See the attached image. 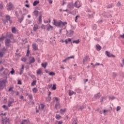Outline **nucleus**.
Listing matches in <instances>:
<instances>
[{"mask_svg":"<svg viewBox=\"0 0 124 124\" xmlns=\"http://www.w3.org/2000/svg\"><path fill=\"white\" fill-rule=\"evenodd\" d=\"M53 25H55L56 27H58V28H60L61 29H63V30H65L66 29V25H67V22H63L62 21V20H60L58 22L55 19L53 20Z\"/></svg>","mask_w":124,"mask_h":124,"instance_id":"obj_1","label":"nucleus"},{"mask_svg":"<svg viewBox=\"0 0 124 124\" xmlns=\"http://www.w3.org/2000/svg\"><path fill=\"white\" fill-rule=\"evenodd\" d=\"M6 83H7V79L0 80V90H3L4 89V87L6 86Z\"/></svg>","mask_w":124,"mask_h":124,"instance_id":"obj_2","label":"nucleus"},{"mask_svg":"<svg viewBox=\"0 0 124 124\" xmlns=\"http://www.w3.org/2000/svg\"><path fill=\"white\" fill-rule=\"evenodd\" d=\"M6 20L4 21V24H6V22H9V23L10 25L12 24V20H11V17L8 15H7L5 16Z\"/></svg>","mask_w":124,"mask_h":124,"instance_id":"obj_3","label":"nucleus"},{"mask_svg":"<svg viewBox=\"0 0 124 124\" xmlns=\"http://www.w3.org/2000/svg\"><path fill=\"white\" fill-rule=\"evenodd\" d=\"M86 12L88 13V16L89 18H93V15L95 14L94 12H92L90 9H87Z\"/></svg>","mask_w":124,"mask_h":124,"instance_id":"obj_4","label":"nucleus"},{"mask_svg":"<svg viewBox=\"0 0 124 124\" xmlns=\"http://www.w3.org/2000/svg\"><path fill=\"white\" fill-rule=\"evenodd\" d=\"M74 5L75 7H76V8H80V7L82 6V3L80 1L78 0L75 2Z\"/></svg>","mask_w":124,"mask_h":124,"instance_id":"obj_5","label":"nucleus"},{"mask_svg":"<svg viewBox=\"0 0 124 124\" xmlns=\"http://www.w3.org/2000/svg\"><path fill=\"white\" fill-rule=\"evenodd\" d=\"M6 7L8 11H10V10L13 9L14 5L11 2H9L6 5Z\"/></svg>","mask_w":124,"mask_h":124,"instance_id":"obj_6","label":"nucleus"},{"mask_svg":"<svg viewBox=\"0 0 124 124\" xmlns=\"http://www.w3.org/2000/svg\"><path fill=\"white\" fill-rule=\"evenodd\" d=\"M11 41H10V39H7L5 41V46L7 47H10L11 46Z\"/></svg>","mask_w":124,"mask_h":124,"instance_id":"obj_7","label":"nucleus"},{"mask_svg":"<svg viewBox=\"0 0 124 124\" xmlns=\"http://www.w3.org/2000/svg\"><path fill=\"white\" fill-rule=\"evenodd\" d=\"M33 51H37L38 50V45L35 43L32 44Z\"/></svg>","mask_w":124,"mask_h":124,"instance_id":"obj_8","label":"nucleus"},{"mask_svg":"<svg viewBox=\"0 0 124 124\" xmlns=\"http://www.w3.org/2000/svg\"><path fill=\"white\" fill-rule=\"evenodd\" d=\"M67 7L69 9H71L72 8H74V4H73V2H70L67 5Z\"/></svg>","mask_w":124,"mask_h":124,"instance_id":"obj_9","label":"nucleus"},{"mask_svg":"<svg viewBox=\"0 0 124 124\" xmlns=\"http://www.w3.org/2000/svg\"><path fill=\"white\" fill-rule=\"evenodd\" d=\"M47 31H53L54 30V27L51 26L50 24L47 25L46 27Z\"/></svg>","mask_w":124,"mask_h":124,"instance_id":"obj_10","label":"nucleus"},{"mask_svg":"<svg viewBox=\"0 0 124 124\" xmlns=\"http://www.w3.org/2000/svg\"><path fill=\"white\" fill-rule=\"evenodd\" d=\"M85 108V107L84 106H80L78 105L76 106V110H83V109H84Z\"/></svg>","mask_w":124,"mask_h":124,"instance_id":"obj_11","label":"nucleus"},{"mask_svg":"<svg viewBox=\"0 0 124 124\" xmlns=\"http://www.w3.org/2000/svg\"><path fill=\"white\" fill-rule=\"evenodd\" d=\"M106 55H107V57H108L109 58H111V57H112V58H115V55H113L107 51H106Z\"/></svg>","mask_w":124,"mask_h":124,"instance_id":"obj_12","label":"nucleus"},{"mask_svg":"<svg viewBox=\"0 0 124 124\" xmlns=\"http://www.w3.org/2000/svg\"><path fill=\"white\" fill-rule=\"evenodd\" d=\"M1 124H9V119H2Z\"/></svg>","mask_w":124,"mask_h":124,"instance_id":"obj_13","label":"nucleus"},{"mask_svg":"<svg viewBox=\"0 0 124 124\" xmlns=\"http://www.w3.org/2000/svg\"><path fill=\"white\" fill-rule=\"evenodd\" d=\"M3 74L5 75V76H9L10 73L8 69H6L3 72Z\"/></svg>","mask_w":124,"mask_h":124,"instance_id":"obj_14","label":"nucleus"},{"mask_svg":"<svg viewBox=\"0 0 124 124\" xmlns=\"http://www.w3.org/2000/svg\"><path fill=\"white\" fill-rule=\"evenodd\" d=\"M100 96H101V95L100 94V93H99L94 95V98H95V99H99Z\"/></svg>","mask_w":124,"mask_h":124,"instance_id":"obj_15","label":"nucleus"},{"mask_svg":"<svg viewBox=\"0 0 124 124\" xmlns=\"http://www.w3.org/2000/svg\"><path fill=\"white\" fill-rule=\"evenodd\" d=\"M5 52V48H3L1 50V51L0 52V57H2L3 56V55H4V53Z\"/></svg>","mask_w":124,"mask_h":124,"instance_id":"obj_16","label":"nucleus"},{"mask_svg":"<svg viewBox=\"0 0 124 124\" xmlns=\"http://www.w3.org/2000/svg\"><path fill=\"white\" fill-rule=\"evenodd\" d=\"M17 31H18L16 29V27H13L12 28V32L13 33H17Z\"/></svg>","mask_w":124,"mask_h":124,"instance_id":"obj_17","label":"nucleus"},{"mask_svg":"<svg viewBox=\"0 0 124 124\" xmlns=\"http://www.w3.org/2000/svg\"><path fill=\"white\" fill-rule=\"evenodd\" d=\"M73 33H74V31L72 30H70L68 32H67V35L69 36H71L72 35V34H73Z\"/></svg>","mask_w":124,"mask_h":124,"instance_id":"obj_18","label":"nucleus"},{"mask_svg":"<svg viewBox=\"0 0 124 124\" xmlns=\"http://www.w3.org/2000/svg\"><path fill=\"white\" fill-rule=\"evenodd\" d=\"M25 68V66L24 65H23L21 67V68L20 69V71L19 73L20 75H22V74H23V72H24V69Z\"/></svg>","mask_w":124,"mask_h":124,"instance_id":"obj_19","label":"nucleus"},{"mask_svg":"<svg viewBox=\"0 0 124 124\" xmlns=\"http://www.w3.org/2000/svg\"><path fill=\"white\" fill-rule=\"evenodd\" d=\"M45 107V105H44V104H40L39 106V109L40 110H43V109H44V108Z\"/></svg>","mask_w":124,"mask_h":124,"instance_id":"obj_20","label":"nucleus"},{"mask_svg":"<svg viewBox=\"0 0 124 124\" xmlns=\"http://www.w3.org/2000/svg\"><path fill=\"white\" fill-rule=\"evenodd\" d=\"M36 73L37 74H38V75H40V74H42V70H41V69H38L36 71Z\"/></svg>","mask_w":124,"mask_h":124,"instance_id":"obj_21","label":"nucleus"},{"mask_svg":"<svg viewBox=\"0 0 124 124\" xmlns=\"http://www.w3.org/2000/svg\"><path fill=\"white\" fill-rule=\"evenodd\" d=\"M35 62V59H34V58L31 57L30 62H29V64H31V63H33Z\"/></svg>","mask_w":124,"mask_h":124,"instance_id":"obj_22","label":"nucleus"},{"mask_svg":"<svg viewBox=\"0 0 124 124\" xmlns=\"http://www.w3.org/2000/svg\"><path fill=\"white\" fill-rule=\"evenodd\" d=\"M73 94H76V93L72 90H69V95H72Z\"/></svg>","mask_w":124,"mask_h":124,"instance_id":"obj_23","label":"nucleus"},{"mask_svg":"<svg viewBox=\"0 0 124 124\" xmlns=\"http://www.w3.org/2000/svg\"><path fill=\"white\" fill-rule=\"evenodd\" d=\"M47 65V62H45L44 63H42V67H44V68H46Z\"/></svg>","mask_w":124,"mask_h":124,"instance_id":"obj_24","label":"nucleus"},{"mask_svg":"<svg viewBox=\"0 0 124 124\" xmlns=\"http://www.w3.org/2000/svg\"><path fill=\"white\" fill-rule=\"evenodd\" d=\"M38 3H39V1L35 0L33 3V6H36V5H37L38 4Z\"/></svg>","mask_w":124,"mask_h":124,"instance_id":"obj_25","label":"nucleus"},{"mask_svg":"<svg viewBox=\"0 0 124 124\" xmlns=\"http://www.w3.org/2000/svg\"><path fill=\"white\" fill-rule=\"evenodd\" d=\"M34 31H36L38 30V26L37 25H34L33 28Z\"/></svg>","mask_w":124,"mask_h":124,"instance_id":"obj_26","label":"nucleus"},{"mask_svg":"<svg viewBox=\"0 0 124 124\" xmlns=\"http://www.w3.org/2000/svg\"><path fill=\"white\" fill-rule=\"evenodd\" d=\"M96 47L97 51H100L101 50V46L99 45H96Z\"/></svg>","mask_w":124,"mask_h":124,"instance_id":"obj_27","label":"nucleus"},{"mask_svg":"<svg viewBox=\"0 0 124 124\" xmlns=\"http://www.w3.org/2000/svg\"><path fill=\"white\" fill-rule=\"evenodd\" d=\"M19 22L21 24L22 23V21L24 20V15H22V16L21 17V18H18Z\"/></svg>","mask_w":124,"mask_h":124,"instance_id":"obj_28","label":"nucleus"},{"mask_svg":"<svg viewBox=\"0 0 124 124\" xmlns=\"http://www.w3.org/2000/svg\"><path fill=\"white\" fill-rule=\"evenodd\" d=\"M38 13H39L38 11H35L33 12V14L36 17L38 16Z\"/></svg>","mask_w":124,"mask_h":124,"instance_id":"obj_29","label":"nucleus"},{"mask_svg":"<svg viewBox=\"0 0 124 124\" xmlns=\"http://www.w3.org/2000/svg\"><path fill=\"white\" fill-rule=\"evenodd\" d=\"M63 122L61 120V121H56V122L55 123V124H63Z\"/></svg>","mask_w":124,"mask_h":124,"instance_id":"obj_30","label":"nucleus"},{"mask_svg":"<svg viewBox=\"0 0 124 124\" xmlns=\"http://www.w3.org/2000/svg\"><path fill=\"white\" fill-rule=\"evenodd\" d=\"M66 111V108H64V109L62 108L60 110V113L61 114H63V113H64V112H65Z\"/></svg>","mask_w":124,"mask_h":124,"instance_id":"obj_31","label":"nucleus"},{"mask_svg":"<svg viewBox=\"0 0 124 124\" xmlns=\"http://www.w3.org/2000/svg\"><path fill=\"white\" fill-rule=\"evenodd\" d=\"M65 42L66 44H67V43H68V42H71V39H70V38L66 39L65 40Z\"/></svg>","mask_w":124,"mask_h":124,"instance_id":"obj_32","label":"nucleus"},{"mask_svg":"<svg viewBox=\"0 0 124 124\" xmlns=\"http://www.w3.org/2000/svg\"><path fill=\"white\" fill-rule=\"evenodd\" d=\"M55 118H56V120H60L61 119V118H62V116H61L59 114H56Z\"/></svg>","mask_w":124,"mask_h":124,"instance_id":"obj_33","label":"nucleus"},{"mask_svg":"<svg viewBox=\"0 0 124 124\" xmlns=\"http://www.w3.org/2000/svg\"><path fill=\"white\" fill-rule=\"evenodd\" d=\"M52 91H56V90H57V87L56 84H54L53 85V87H52Z\"/></svg>","mask_w":124,"mask_h":124,"instance_id":"obj_34","label":"nucleus"},{"mask_svg":"<svg viewBox=\"0 0 124 124\" xmlns=\"http://www.w3.org/2000/svg\"><path fill=\"white\" fill-rule=\"evenodd\" d=\"M117 73H113V74H112V77H113V79H115V78H116V77H117Z\"/></svg>","mask_w":124,"mask_h":124,"instance_id":"obj_35","label":"nucleus"},{"mask_svg":"<svg viewBox=\"0 0 124 124\" xmlns=\"http://www.w3.org/2000/svg\"><path fill=\"white\" fill-rule=\"evenodd\" d=\"M42 21V16L40 15L39 16V22L41 23Z\"/></svg>","mask_w":124,"mask_h":124,"instance_id":"obj_36","label":"nucleus"},{"mask_svg":"<svg viewBox=\"0 0 124 124\" xmlns=\"http://www.w3.org/2000/svg\"><path fill=\"white\" fill-rule=\"evenodd\" d=\"M36 84V80H33L31 83V86H35Z\"/></svg>","mask_w":124,"mask_h":124,"instance_id":"obj_37","label":"nucleus"},{"mask_svg":"<svg viewBox=\"0 0 124 124\" xmlns=\"http://www.w3.org/2000/svg\"><path fill=\"white\" fill-rule=\"evenodd\" d=\"M73 43H76V44H78L80 43V41H79V40H74L73 41Z\"/></svg>","mask_w":124,"mask_h":124,"instance_id":"obj_38","label":"nucleus"},{"mask_svg":"<svg viewBox=\"0 0 124 124\" xmlns=\"http://www.w3.org/2000/svg\"><path fill=\"white\" fill-rule=\"evenodd\" d=\"M78 18H80V16H76L75 21L76 23H78V21H77V20H78Z\"/></svg>","mask_w":124,"mask_h":124,"instance_id":"obj_39","label":"nucleus"},{"mask_svg":"<svg viewBox=\"0 0 124 124\" xmlns=\"http://www.w3.org/2000/svg\"><path fill=\"white\" fill-rule=\"evenodd\" d=\"M28 124V120H27L22 121V122L21 123V124Z\"/></svg>","mask_w":124,"mask_h":124,"instance_id":"obj_40","label":"nucleus"},{"mask_svg":"<svg viewBox=\"0 0 124 124\" xmlns=\"http://www.w3.org/2000/svg\"><path fill=\"white\" fill-rule=\"evenodd\" d=\"M36 41L38 43H41V42H42V40H41V39H37V40H36Z\"/></svg>","mask_w":124,"mask_h":124,"instance_id":"obj_41","label":"nucleus"},{"mask_svg":"<svg viewBox=\"0 0 124 124\" xmlns=\"http://www.w3.org/2000/svg\"><path fill=\"white\" fill-rule=\"evenodd\" d=\"M32 92L33 93H36L37 92V89L36 88H34L33 89H32Z\"/></svg>","mask_w":124,"mask_h":124,"instance_id":"obj_42","label":"nucleus"},{"mask_svg":"<svg viewBox=\"0 0 124 124\" xmlns=\"http://www.w3.org/2000/svg\"><path fill=\"white\" fill-rule=\"evenodd\" d=\"M9 37L11 39H13V38H14V36L13 35V34H10L9 35Z\"/></svg>","mask_w":124,"mask_h":124,"instance_id":"obj_43","label":"nucleus"},{"mask_svg":"<svg viewBox=\"0 0 124 124\" xmlns=\"http://www.w3.org/2000/svg\"><path fill=\"white\" fill-rule=\"evenodd\" d=\"M77 122V119H74L73 120L72 124H78Z\"/></svg>","mask_w":124,"mask_h":124,"instance_id":"obj_44","label":"nucleus"},{"mask_svg":"<svg viewBox=\"0 0 124 124\" xmlns=\"http://www.w3.org/2000/svg\"><path fill=\"white\" fill-rule=\"evenodd\" d=\"M49 74L50 76H55V75H56V74L53 72H50Z\"/></svg>","mask_w":124,"mask_h":124,"instance_id":"obj_45","label":"nucleus"},{"mask_svg":"<svg viewBox=\"0 0 124 124\" xmlns=\"http://www.w3.org/2000/svg\"><path fill=\"white\" fill-rule=\"evenodd\" d=\"M21 61H22V62H27V58H22L21 59Z\"/></svg>","mask_w":124,"mask_h":124,"instance_id":"obj_46","label":"nucleus"},{"mask_svg":"<svg viewBox=\"0 0 124 124\" xmlns=\"http://www.w3.org/2000/svg\"><path fill=\"white\" fill-rule=\"evenodd\" d=\"M112 7H113V5L112 4H110L107 6V8H112Z\"/></svg>","mask_w":124,"mask_h":124,"instance_id":"obj_47","label":"nucleus"},{"mask_svg":"<svg viewBox=\"0 0 124 124\" xmlns=\"http://www.w3.org/2000/svg\"><path fill=\"white\" fill-rule=\"evenodd\" d=\"M2 108L5 109V110H8V107H7V106L4 105L3 106H2Z\"/></svg>","mask_w":124,"mask_h":124,"instance_id":"obj_48","label":"nucleus"},{"mask_svg":"<svg viewBox=\"0 0 124 124\" xmlns=\"http://www.w3.org/2000/svg\"><path fill=\"white\" fill-rule=\"evenodd\" d=\"M5 38V37L3 36V34H2V36L0 38V41H2V40H4V39Z\"/></svg>","mask_w":124,"mask_h":124,"instance_id":"obj_49","label":"nucleus"},{"mask_svg":"<svg viewBox=\"0 0 124 124\" xmlns=\"http://www.w3.org/2000/svg\"><path fill=\"white\" fill-rule=\"evenodd\" d=\"M12 103H13V102L9 101L8 105V107H10V106H11V104H12Z\"/></svg>","mask_w":124,"mask_h":124,"instance_id":"obj_50","label":"nucleus"},{"mask_svg":"<svg viewBox=\"0 0 124 124\" xmlns=\"http://www.w3.org/2000/svg\"><path fill=\"white\" fill-rule=\"evenodd\" d=\"M109 99H111L112 100H114V99H116V97H115L114 96H109Z\"/></svg>","mask_w":124,"mask_h":124,"instance_id":"obj_51","label":"nucleus"},{"mask_svg":"<svg viewBox=\"0 0 124 124\" xmlns=\"http://www.w3.org/2000/svg\"><path fill=\"white\" fill-rule=\"evenodd\" d=\"M120 110H121V107L118 106V107H117L116 111H117V112H119V111H120Z\"/></svg>","mask_w":124,"mask_h":124,"instance_id":"obj_52","label":"nucleus"},{"mask_svg":"<svg viewBox=\"0 0 124 124\" xmlns=\"http://www.w3.org/2000/svg\"><path fill=\"white\" fill-rule=\"evenodd\" d=\"M103 99H106V97L105 96L102 97L101 99V102H103Z\"/></svg>","mask_w":124,"mask_h":124,"instance_id":"obj_53","label":"nucleus"},{"mask_svg":"<svg viewBox=\"0 0 124 124\" xmlns=\"http://www.w3.org/2000/svg\"><path fill=\"white\" fill-rule=\"evenodd\" d=\"M121 5H122V4H121V2H120V1H118L116 4V6L119 7V6H121Z\"/></svg>","mask_w":124,"mask_h":124,"instance_id":"obj_54","label":"nucleus"},{"mask_svg":"<svg viewBox=\"0 0 124 124\" xmlns=\"http://www.w3.org/2000/svg\"><path fill=\"white\" fill-rule=\"evenodd\" d=\"M12 70L10 72L11 74H14V73H15V71L14 70V69H13V68L12 69Z\"/></svg>","mask_w":124,"mask_h":124,"instance_id":"obj_55","label":"nucleus"},{"mask_svg":"<svg viewBox=\"0 0 124 124\" xmlns=\"http://www.w3.org/2000/svg\"><path fill=\"white\" fill-rule=\"evenodd\" d=\"M67 58H68V60H70V59H74V56L73 55V56L69 57Z\"/></svg>","mask_w":124,"mask_h":124,"instance_id":"obj_56","label":"nucleus"},{"mask_svg":"<svg viewBox=\"0 0 124 124\" xmlns=\"http://www.w3.org/2000/svg\"><path fill=\"white\" fill-rule=\"evenodd\" d=\"M0 9H2V8H3V5L2 4V3L0 4Z\"/></svg>","mask_w":124,"mask_h":124,"instance_id":"obj_57","label":"nucleus"},{"mask_svg":"<svg viewBox=\"0 0 124 124\" xmlns=\"http://www.w3.org/2000/svg\"><path fill=\"white\" fill-rule=\"evenodd\" d=\"M13 90V87H10V88L8 90V92H12Z\"/></svg>","mask_w":124,"mask_h":124,"instance_id":"obj_58","label":"nucleus"},{"mask_svg":"<svg viewBox=\"0 0 124 124\" xmlns=\"http://www.w3.org/2000/svg\"><path fill=\"white\" fill-rule=\"evenodd\" d=\"M96 65H100V63H98V62H96L94 65H93L94 67L96 66Z\"/></svg>","mask_w":124,"mask_h":124,"instance_id":"obj_59","label":"nucleus"},{"mask_svg":"<svg viewBox=\"0 0 124 124\" xmlns=\"http://www.w3.org/2000/svg\"><path fill=\"white\" fill-rule=\"evenodd\" d=\"M67 61H68V58H66L65 60H63V61H62V62H67Z\"/></svg>","mask_w":124,"mask_h":124,"instance_id":"obj_60","label":"nucleus"},{"mask_svg":"<svg viewBox=\"0 0 124 124\" xmlns=\"http://www.w3.org/2000/svg\"><path fill=\"white\" fill-rule=\"evenodd\" d=\"M46 27L44 25H42L41 26V29H43L44 30H45Z\"/></svg>","mask_w":124,"mask_h":124,"instance_id":"obj_61","label":"nucleus"},{"mask_svg":"<svg viewBox=\"0 0 124 124\" xmlns=\"http://www.w3.org/2000/svg\"><path fill=\"white\" fill-rule=\"evenodd\" d=\"M18 85H22V81L21 80H18L17 82Z\"/></svg>","mask_w":124,"mask_h":124,"instance_id":"obj_62","label":"nucleus"},{"mask_svg":"<svg viewBox=\"0 0 124 124\" xmlns=\"http://www.w3.org/2000/svg\"><path fill=\"white\" fill-rule=\"evenodd\" d=\"M97 27L96 25H94L93 26V30H96Z\"/></svg>","mask_w":124,"mask_h":124,"instance_id":"obj_63","label":"nucleus"},{"mask_svg":"<svg viewBox=\"0 0 124 124\" xmlns=\"http://www.w3.org/2000/svg\"><path fill=\"white\" fill-rule=\"evenodd\" d=\"M120 37H121V38H124V33L123 35H120Z\"/></svg>","mask_w":124,"mask_h":124,"instance_id":"obj_64","label":"nucleus"}]
</instances>
